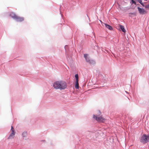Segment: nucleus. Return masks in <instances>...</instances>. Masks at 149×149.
<instances>
[{
    "instance_id": "obj_10",
    "label": "nucleus",
    "mask_w": 149,
    "mask_h": 149,
    "mask_svg": "<svg viewBox=\"0 0 149 149\" xmlns=\"http://www.w3.org/2000/svg\"><path fill=\"white\" fill-rule=\"evenodd\" d=\"M75 87L76 89H78L79 88L78 81H76L75 84Z\"/></svg>"
},
{
    "instance_id": "obj_14",
    "label": "nucleus",
    "mask_w": 149,
    "mask_h": 149,
    "mask_svg": "<svg viewBox=\"0 0 149 149\" xmlns=\"http://www.w3.org/2000/svg\"><path fill=\"white\" fill-rule=\"evenodd\" d=\"M144 7L146 8L149 9V4L146 5L145 6H144Z\"/></svg>"
},
{
    "instance_id": "obj_6",
    "label": "nucleus",
    "mask_w": 149,
    "mask_h": 149,
    "mask_svg": "<svg viewBox=\"0 0 149 149\" xmlns=\"http://www.w3.org/2000/svg\"><path fill=\"white\" fill-rule=\"evenodd\" d=\"M137 9L139 13L141 15L145 14L147 13V11L143 8L138 7Z\"/></svg>"
},
{
    "instance_id": "obj_7",
    "label": "nucleus",
    "mask_w": 149,
    "mask_h": 149,
    "mask_svg": "<svg viewBox=\"0 0 149 149\" xmlns=\"http://www.w3.org/2000/svg\"><path fill=\"white\" fill-rule=\"evenodd\" d=\"M15 134V132L13 131H12L10 134L9 135L8 137V139H11L13 138Z\"/></svg>"
},
{
    "instance_id": "obj_9",
    "label": "nucleus",
    "mask_w": 149,
    "mask_h": 149,
    "mask_svg": "<svg viewBox=\"0 0 149 149\" xmlns=\"http://www.w3.org/2000/svg\"><path fill=\"white\" fill-rule=\"evenodd\" d=\"M103 24H104V25H105L106 27L109 29L110 30H112V27L110 26L109 25L107 24L103 23Z\"/></svg>"
},
{
    "instance_id": "obj_19",
    "label": "nucleus",
    "mask_w": 149,
    "mask_h": 149,
    "mask_svg": "<svg viewBox=\"0 0 149 149\" xmlns=\"http://www.w3.org/2000/svg\"><path fill=\"white\" fill-rule=\"evenodd\" d=\"M99 112H100V113H100V111H99Z\"/></svg>"
},
{
    "instance_id": "obj_3",
    "label": "nucleus",
    "mask_w": 149,
    "mask_h": 149,
    "mask_svg": "<svg viewBox=\"0 0 149 149\" xmlns=\"http://www.w3.org/2000/svg\"><path fill=\"white\" fill-rule=\"evenodd\" d=\"M10 15L13 19H15L17 22H21L24 20V19L23 17L18 16L13 13H10Z\"/></svg>"
},
{
    "instance_id": "obj_13",
    "label": "nucleus",
    "mask_w": 149,
    "mask_h": 149,
    "mask_svg": "<svg viewBox=\"0 0 149 149\" xmlns=\"http://www.w3.org/2000/svg\"><path fill=\"white\" fill-rule=\"evenodd\" d=\"M75 78L76 81H78L79 76H78V74H76L75 75Z\"/></svg>"
},
{
    "instance_id": "obj_16",
    "label": "nucleus",
    "mask_w": 149,
    "mask_h": 149,
    "mask_svg": "<svg viewBox=\"0 0 149 149\" xmlns=\"http://www.w3.org/2000/svg\"><path fill=\"white\" fill-rule=\"evenodd\" d=\"M64 47L65 50H66L68 48V46L67 45H66Z\"/></svg>"
},
{
    "instance_id": "obj_18",
    "label": "nucleus",
    "mask_w": 149,
    "mask_h": 149,
    "mask_svg": "<svg viewBox=\"0 0 149 149\" xmlns=\"http://www.w3.org/2000/svg\"><path fill=\"white\" fill-rule=\"evenodd\" d=\"M103 22H102V26H103V25L104 24H103Z\"/></svg>"
},
{
    "instance_id": "obj_4",
    "label": "nucleus",
    "mask_w": 149,
    "mask_h": 149,
    "mask_svg": "<svg viewBox=\"0 0 149 149\" xmlns=\"http://www.w3.org/2000/svg\"><path fill=\"white\" fill-rule=\"evenodd\" d=\"M87 54H84V56L85 58L86 61L88 63L91 64H94L95 63V62L94 61L91 60L89 57H88L87 56Z\"/></svg>"
},
{
    "instance_id": "obj_17",
    "label": "nucleus",
    "mask_w": 149,
    "mask_h": 149,
    "mask_svg": "<svg viewBox=\"0 0 149 149\" xmlns=\"http://www.w3.org/2000/svg\"><path fill=\"white\" fill-rule=\"evenodd\" d=\"M11 130L12 131H13H13H15L14 129V128H13V126H11Z\"/></svg>"
},
{
    "instance_id": "obj_2",
    "label": "nucleus",
    "mask_w": 149,
    "mask_h": 149,
    "mask_svg": "<svg viewBox=\"0 0 149 149\" xmlns=\"http://www.w3.org/2000/svg\"><path fill=\"white\" fill-rule=\"evenodd\" d=\"M140 141L141 143L143 144L148 143L149 141V134H143L140 138Z\"/></svg>"
},
{
    "instance_id": "obj_11",
    "label": "nucleus",
    "mask_w": 149,
    "mask_h": 149,
    "mask_svg": "<svg viewBox=\"0 0 149 149\" xmlns=\"http://www.w3.org/2000/svg\"><path fill=\"white\" fill-rule=\"evenodd\" d=\"M120 27L123 32L125 33V32L126 31L124 28V26H123L120 25Z\"/></svg>"
},
{
    "instance_id": "obj_1",
    "label": "nucleus",
    "mask_w": 149,
    "mask_h": 149,
    "mask_svg": "<svg viewBox=\"0 0 149 149\" xmlns=\"http://www.w3.org/2000/svg\"><path fill=\"white\" fill-rule=\"evenodd\" d=\"M53 87L56 89L61 90L66 89L67 86L66 83L63 81L60 80L54 82L53 84Z\"/></svg>"
},
{
    "instance_id": "obj_5",
    "label": "nucleus",
    "mask_w": 149,
    "mask_h": 149,
    "mask_svg": "<svg viewBox=\"0 0 149 149\" xmlns=\"http://www.w3.org/2000/svg\"><path fill=\"white\" fill-rule=\"evenodd\" d=\"M93 117L98 122H103L105 121V119L101 116L94 115Z\"/></svg>"
},
{
    "instance_id": "obj_12",
    "label": "nucleus",
    "mask_w": 149,
    "mask_h": 149,
    "mask_svg": "<svg viewBox=\"0 0 149 149\" xmlns=\"http://www.w3.org/2000/svg\"><path fill=\"white\" fill-rule=\"evenodd\" d=\"M138 2H139L144 7V5L143 3L142 2V0H137Z\"/></svg>"
},
{
    "instance_id": "obj_8",
    "label": "nucleus",
    "mask_w": 149,
    "mask_h": 149,
    "mask_svg": "<svg viewBox=\"0 0 149 149\" xmlns=\"http://www.w3.org/2000/svg\"><path fill=\"white\" fill-rule=\"evenodd\" d=\"M27 133L26 132H23L22 133V137L24 138V139L25 138V139H26V138L27 137Z\"/></svg>"
},
{
    "instance_id": "obj_15",
    "label": "nucleus",
    "mask_w": 149,
    "mask_h": 149,
    "mask_svg": "<svg viewBox=\"0 0 149 149\" xmlns=\"http://www.w3.org/2000/svg\"><path fill=\"white\" fill-rule=\"evenodd\" d=\"M132 3H134L135 4H136V2L134 0H131Z\"/></svg>"
}]
</instances>
